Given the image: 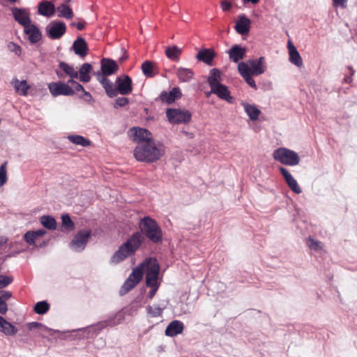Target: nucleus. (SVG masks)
Listing matches in <instances>:
<instances>
[{
    "mask_svg": "<svg viewBox=\"0 0 357 357\" xmlns=\"http://www.w3.org/2000/svg\"><path fill=\"white\" fill-rule=\"evenodd\" d=\"M216 56V53L212 48H205L200 50L196 55V59L208 66H213V61Z\"/></svg>",
    "mask_w": 357,
    "mask_h": 357,
    "instance_id": "obj_18",
    "label": "nucleus"
},
{
    "mask_svg": "<svg viewBox=\"0 0 357 357\" xmlns=\"http://www.w3.org/2000/svg\"><path fill=\"white\" fill-rule=\"evenodd\" d=\"M166 308V306L160 307L158 305H148L146 307V312L151 317H162L163 310Z\"/></svg>",
    "mask_w": 357,
    "mask_h": 357,
    "instance_id": "obj_38",
    "label": "nucleus"
},
{
    "mask_svg": "<svg viewBox=\"0 0 357 357\" xmlns=\"http://www.w3.org/2000/svg\"><path fill=\"white\" fill-rule=\"evenodd\" d=\"M348 68L351 71V76H345L344 78V81L347 83H350L352 81L351 76L354 75L355 70L353 69L351 66H348Z\"/></svg>",
    "mask_w": 357,
    "mask_h": 357,
    "instance_id": "obj_57",
    "label": "nucleus"
},
{
    "mask_svg": "<svg viewBox=\"0 0 357 357\" xmlns=\"http://www.w3.org/2000/svg\"><path fill=\"white\" fill-rule=\"evenodd\" d=\"M130 131L132 134V140L138 144L153 141L151 133L146 128L133 127Z\"/></svg>",
    "mask_w": 357,
    "mask_h": 357,
    "instance_id": "obj_15",
    "label": "nucleus"
},
{
    "mask_svg": "<svg viewBox=\"0 0 357 357\" xmlns=\"http://www.w3.org/2000/svg\"><path fill=\"white\" fill-rule=\"evenodd\" d=\"M0 331L7 335H14L17 332V328L5 319L0 324Z\"/></svg>",
    "mask_w": 357,
    "mask_h": 357,
    "instance_id": "obj_37",
    "label": "nucleus"
},
{
    "mask_svg": "<svg viewBox=\"0 0 357 357\" xmlns=\"http://www.w3.org/2000/svg\"><path fill=\"white\" fill-rule=\"evenodd\" d=\"M43 325L40 323L33 321L28 324V328L32 330L33 328L41 327Z\"/></svg>",
    "mask_w": 357,
    "mask_h": 357,
    "instance_id": "obj_59",
    "label": "nucleus"
},
{
    "mask_svg": "<svg viewBox=\"0 0 357 357\" xmlns=\"http://www.w3.org/2000/svg\"><path fill=\"white\" fill-rule=\"evenodd\" d=\"M166 116L172 124L188 123L191 121L192 114L188 110L176 108H168Z\"/></svg>",
    "mask_w": 357,
    "mask_h": 357,
    "instance_id": "obj_7",
    "label": "nucleus"
},
{
    "mask_svg": "<svg viewBox=\"0 0 357 357\" xmlns=\"http://www.w3.org/2000/svg\"><path fill=\"white\" fill-rule=\"evenodd\" d=\"M59 68L55 70V73L59 78L63 79L66 75L69 76L72 79L78 78V72L73 68V66L64 62L60 61L59 63Z\"/></svg>",
    "mask_w": 357,
    "mask_h": 357,
    "instance_id": "obj_17",
    "label": "nucleus"
},
{
    "mask_svg": "<svg viewBox=\"0 0 357 357\" xmlns=\"http://www.w3.org/2000/svg\"><path fill=\"white\" fill-rule=\"evenodd\" d=\"M149 287H151V289L149 291V292L147 295V297L149 299H152L154 297V296L155 295V294L159 288V285L149 286Z\"/></svg>",
    "mask_w": 357,
    "mask_h": 357,
    "instance_id": "obj_53",
    "label": "nucleus"
},
{
    "mask_svg": "<svg viewBox=\"0 0 357 357\" xmlns=\"http://www.w3.org/2000/svg\"><path fill=\"white\" fill-rule=\"evenodd\" d=\"M50 309V305L46 301H39L34 306V312L38 314H45Z\"/></svg>",
    "mask_w": 357,
    "mask_h": 357,
    "instance_id": "obj_41",
    "label": "nucleus"
},
{
    "mask_svg": "<svg viewBox=\"0 0 357 357\" xmlns=\"http://www.w3.org/2000/svg\"><path fill=\"white\" fill-rule=\"evenodd\" d=\"M147 271L146 274V284L147 287L159 285L158 282L160 273V266L155 259H149L147 261Z\"/></svg>",
    "mask_w": 357,
    "mask_h": 357,
    "instance_id": "obj_8",
    "label": "nucleus"
},
{
    "mask_svg": "<svg viewBox=\"0 0 357 357\" xmlns=\"http://www.w3.org/2000/svg\"><path fill=\"white\" fill-rule=\"evenodd\" d=\"M66 31V24L61 21H52L46 27L47 35L52 40L60 39Z\"/></svg>",
    "mask_w": 357,
    "mask_h": 357,
    "instance_id": "obj_9",
    "label": "nucleus"
},
{
    "mask_svg": "<svg viewBox=\"0 0 357 357\" xmlns=\"http://www.w3.org/2000/svg\"><path fill=\"white\" fill-rule=\"evenodd\" d=\"M163 155L161 146H156L155 142L138 144L134 150V156L137 161L151 163L160 159Z\"/></svg>",
    "mask_w": 357,
    "mask_h": 357,
    "instance_id": "obj_3",
    "label": "nucleus"
},
{
    "mask_svg": "<svg viewBox=\"0 0 357 357\" xmlns=\"http://www.w3.org/2000/svg\"><path fill=\"white\" fill-rule=\"evenodd\" d=\"M123 319V317L121 312L116 314L113 317L109 318L104 321L98 323L96 325L93 326L95 330L100 331L107 326H114L120 324Z\"/></svg>",
    "mask_w": 357,
    "mask_h": 357,
    "instance_id": "obj_26",
    "label": "nucleus"
},
{
    "mask_svg": "<svg viewBox=\"0 0 357 357\" xmlns=\"http://www.w3.org/2000/svg\"><path fill=\"white\" fill-rule=\"evenodd\" d=\"M129 99L126 97H119L115 100L114 107H123L129 104Z\"/></svg>",
    "mask_w": 357,
    "mask_h": 357,
    "instance_id": "obj_46",
    "label": "nucleus"
},
{
    "mask_svg": "<svg viewBox=\"0 0 357 357\" xmlns=\"http://www.w3.org/2000/svg\"><path fill=\"white\" fill-rule=\"evenodd\" d=\"M243 1L244 3L251 2L253 4H256L259 1V0H243Z\"/></svg>",
    "mask_w": 357,
    "mask_h": 357,
    "instance_id": "obj_62",
    "label": "nucleus"
},
{
    "mask_svg": "<svg viewBox=\"0 0 357 357\" xmlns=\"http://www.w3.org/2000/svg\"><path fill=\"white\" fill-rule=\"evenodd\" d=\"M13 86L15 91L22 96H26L27 94L29 86L27 85L26 80L20 81L15 79L13 81Z\"/></svg>",
    "mask_w": 357,
    "mask_h": 357,
    "instance_id": "obj_36",
    "label": "nucleus"
},
{
    "mask_svg": "<svg viewBox=\"0 0 357 357\" xmlns=\"http://www.w3.org/2000/svg\"><path fill=\"white\" fill-rule=\"evenodd\" d=\"M280 172L281 173V174L282 175L283 178L284 180H286L287 178L291 177L292 175L290 174V172L284 167H280L278 168Z\"/></svg>",
    "mask_w": 357,
    "mask_h": 357,
    "instance_id": "obj_52",
    "label": "nucleus"
},
{
    "mask_svg": "<svg viewBox=\"0 0 357 357\" xmlns=\"http://www.w3.org/2000/svg\"><path fill=\"white\" fill-rule=\"evenodd\" d=\"M144 241V237L142 235L141 232L136 231L133 233L112 255L111 259L112 262L119 264L128 257L134 255Z\"/></svg>",
    "mask_w": 357,
    "mask_h": 357,
    "instance_id": "obj_2",
    "label": "nucleus"
},
{
    "mask_svg": "<svg viewBox=\"0 0 357 357\" xmlns=\"http://www.w3.org/2000/svg\"><path fill=\"white\" fill-rule=\"evenodd\" d=\"M288 48L289 52V61L297 67L303 66L302 58L294 45L290 41L288 42Z\"/></svg>",
    "mask_w": 357,
    "mask_h": 357,
    "instance_id": "obj_28",
    "label": "nucleus"
},
{
    "mask_svg": "<svg viewBox=\"0 0 357 357\" xmlns=\"http://www.w3.org/2000/svg\"><path fill=\"white\" fill-rule=\"evenodd\" d=\"M10 11L14 20L24 28L31 23L30 12L27 8L12 7Z\"/></svg>",
    "mask_w": 357,
    "mask_h": 357,
    "instance_id": "obj_14",
    "label": "nucleus"
},
{
    "mask_svg": "<svg viewBox=\"0 0 357 357\" xmlns=\"http://www.w3.org/2000/svg\"><path fill=\"white\" fill-rule=\"evenodd\" d=\"M307 246L314 250H317L320 248V242L315 241L312 238H308L307 240Z\"/></svg>",
    "mask_w": 357,
    "mask_h": 357,
    "instance_id": "obj_49",
    "label": "nucleus"
},
{
    "mask_svg": "<svg viewBox=\"0 0 357 357\" xmlns=\"http://www.w3.org/2000/svg\"><path fill=\"white\" fill-rule=\"evenodd\" d=\"M211 93H213L220 99L225 100L228 103L233 104L234 102V98L230 95V91L228 87L222 83L212 86L211 88Z\"/></svg>",
    "mask_w": 357,
    "mask_h": 357,
    "instance_id": "obj_16",
    "label": "nucleus"
},
{
    "mask_svg": "<svg viewBox=\"0 0 357 357\" xmlns=\"http://www.w3.org/2000/svg\"><path fill=\"white\" fill-rule=\"evenodd\" d=\"M91 234V230L79 231L70 242V247L75 251L80 252L83 250L86 247Z\"/></svg>",
    "mask_w": 357,
    "mask_h": 357,
    "instance_id": "obj_13",
    "label": "nucleus"
},
{
    "mask_svg": "<svg viewBox=\"0 0 357 357\" xmlns=\"http://www.w3.org/2000/svg\"><path fill=\"white\" fill-rule=\"evenodd\" d=\"M92 70V66L89 63H83L79 70L78 77L79 80L82 82H89L91 79V77L89 75L90 72Z\"/></svg>",
    "mask_w": 357,
    "mask_h": 357,
    "instance_id": "obj_31",
    "label": "nucleus"
},
{
    "mask_svg": "<svg viewBox=\"0 0 357 357\" xmlns=\"http://www.w3.org/2000/svg\"><path fill=\"white\" fill-rule=\"evenodd\" d=\"M289 188L295 193L300 194L302 190L300 186L298 185L296 180L291 176V177L287 178L285 180Z\"/></svg>",
    "mask_w": 357,
    "mask_h": 357,
    "instance_id": "obj_42",
    "label": "nucleus"
},
{
    "mask_svg": "<svg viewBox=\"0 0 357 357\" xmlns=\"http://www.w3.org/2000/svg\"><path fill=\"white\" fill-rule=\"evenodd\" d=\"M24 241L30 245H33L36 243V236L33 231H28L24 235Z\"/></svg>",
    "mask_w": 357,
    "mask_h": 357,
    "instance_id": "obj_45",
    "label": "nucleus"
},
{
    "mask_svg": "<svg viewBox=\"0 0 357 357\" xmlns=\"http://www.w3.org/2000/svg\"><path fill=\"white\" fill-rule=\"evenodd\" d=\"M12 294L10 291H1V296L0 298H2V300L6 301V300H8L10 298H11Z\"/></svg>",
    "mask_w": 357,
    "mask_h": 357,
    "instance_id": "obj_56",
    "label": "nucleus"
},
{
    "mask_svg": "<svg viewBox=\"0 0 357 357\" xmlns=\"http://www.w3.org/2000/svg\"><path fill=\"white\" fill-rule=\"evenodd\" d=\"M73 87L75 89L73 90L75 91H76L77 92L82 91L83 93L84 91V90H85L84 86L82 84H80L79 83H78V82L75 83V84L73 86Z\"/></svg>",
    "mask_w": 357,
    "mask_h": 357,
    "instance_id": "obj_60",
    "label": "nucleus"
},
{
    "mask_svg": "<svg viewBox=\"0 0 357 357\" xmlns=\"http://www.w3.org/2000/svg\"><path fill=\"white\" fill-rule=\"evenodd\" d=\"M7 242V238L6 237L1 236L0 238V245H3Z\"/></svg>",
    "mask_w": 357,
    "mask_h": 357,
    "instance_id": "obj_64",
    "label": "nucleus"
},
{
    "mask_svg": "<svg viewBox=\"0 0 357 357\" xmlns=\"http://www.w3.org/2000/svg\"><path fill=\"white\" fill-rule=\"evenodd\" d=\"M251 21L244 14L238 16V20L236 23L234 29L236 31L242 35H247L250 29Z\"/></svg>",
    "mask_w": 357,
    "mask_h": 357,
    "instance_id": "obj_19",
    "label": "nucleus"
},
{
    "mask_svg": "<svg viewBox=\"0 0 357 357\" xmlns=\"http://www.w3.org/2000/svg\"><path fill=\"white\" fill-rule=\"evenodd\" d=\"M40 223L50 230L55 229L56 227V222L51 215H43L40 219Z\"/></svg>",
    "mask_w": 357,
    "mask_h": 357,
    "instance_id": "obj_39",
    "label": "nucleus"
},
{
    "mask_svg": "<svg viewBox=\"0 0 357 357\" xmlns=\"http://www.w3.org/2000/svg\"><path fill=\"white\" fill-rule=\"evenodd\" d=\"M7 181L6 162L0 166V187Z\"/></svg>",
    "mask_w": 357,
    "mask_h": 357,
    "instance_id": "obj_44",
    "label": "nucleus"
},
{
    "mask_svg": "<svg viewBox=\"0 0 357 357\" xmlns=\"http://www.w3.org/2000/svg\"><path fill=\"white\" fill-rule=\"evenodd\" d=\"M142 70L145 77L151 78L155 76L153 73V63L150 61H145L142 65Z\"/></svg>",
    "mask_w": 357,
    "mask_h": 357,
    "instance_id": "obj_40",
    "label": "nucleus"
},
{
    "mask_svg": "<svg viewBox=\"0 0 357 357\" xmlns=\"http://www.w3.org/2000/svg\"><path fill=\"white\" fill-rule=\"evenodd\" d=\"M139 228L142 235L151 242L158 244L162 241V231L155 220L144 216L139 222Z\"/></svg>",
    "mask_w": 357,
    "mask_h": 357,
    "instance_id": "obj_4",
    "label": "nucleus"
},
{
    "mask_svg": "<svg viewBox=\"0 0 357 357\" xmlns=\"http://www.w3.org/2000/svg\"><path fill=\"white\" fill-rule=\"evenodd\" d=\"M67 138L71 143L82 146V147H86L91 144V142L89 139L81 135H70Z\"/></svg>",
    "mask_w": 357,
    "mask_h": 357,
    "instance_id": "obj_35",
    "label": "nucleus"
},
{
    "mask_svg": "<svg viewBox=\"0 0 357 357\" xmlns=\"http://www.w3.org/2000/svg\"><path fill=\"white\" fill-rule=\"evenodd\" d=\"M77 82L75 81L74 79L70 78L66 84H71L73 86L77 83Z\"/></svg>",
    "mask_w": 357,
    "mask_h": 357,
    "instance_id": "obj_63",
    "label": "nucleus"
},
{
    "mask_svg": "<svg viewBox=\"0 0 357 357\" xmlns=\"http://www.w3.org/2000/svg\"><path fill=\"white\" fill-rule=\"evenodd\" d=\"M33 231V234H35L36 238L38 237L43 236V235H45L46 234V231L43 229H38L36 231Z\"/></svg>",
    "mask_w": 357,
    "mask_h": 357,
    "instance_id": "obj_61",
    "label": "nucleus"
},
{
    "mask_svg": "<svg viewBox=\"0 0 357 357\" xmlns=\"http://www.w3.org/2000/svg\"><path fill=\"white\" fill-rule=\"evenodd\" d=\"M273 157L276 161L288 166H296L301 160L296 151L284 147L275 149L273 153Z\"/></svg>",
    "mask_w": 357,
    "mask_h": 357,
    "instance_id": "obj_5",
    "label": "nucleus"
},
{
    "mask_svg": "<svg viewBox=\"0 0 357 357\" xmlns=\"http://www.w3.org/2000/svg\"><path fill=\"white\" fill-rule=\"evenodd\" d=\"M182 96L181 89L178 87H174L169 92L163 91L160 94V100L162 102L171 104L176 100L179 99Z\"/></svg>",
    "mask_w": 357,
    "mask_h": 357,
    "instance_id": "obj_20",
    "label": "nucleus"
},
{
    "mask_svg": "<svg viewBox=\"0 0 357 357\" xmlns=\"http://www.w3.org/2000/svg\"><path fill=\"white\" fill-rule=\"evenodd\" d=\"M79 98L84 99L87 102L93 100V97L89 91L84 90L82 95H79Z\"/></svg>",
    "mask_w": 357,
    "mask_h": 357,
    "instance_id": "obj_55",
    "label": "nucleus"
},
{
    "mask_svg": "<svg viewBox=\"0 0 357 357\" xmlns=\"http://www.w3.org/2000/svg\"><path fill=\"white\" fill-rule=\"evenodd\" d=\"M58 12L59 17H63L66 19H72L74 16L73 11L66 3L60 4L56 8Z\"/></svg>",
    "mask_w": 357,
    "mask_h": 357,
    "instance_id": "obj_33",
    "label": "nucleus"
},
{
    "mask_svg": "<svg viewBox=\"0 0 357 357\" xmlns=\"http://www.w3.org/2000/svg\"><path fill=\"white\" fill-rule=\"evenodd\" d=\"M347 0H333V6L335 7L340 6L342 8H345L347 7Z\"/></svg>",
    "mask_w": 357,
    "mask_h": 357,
    "instance_id": "obj_54",
    "label": "nucleus"
},
{
    "mask_svg": "<svg viewBox=\"0 0 357 357\" xmlns=\"http://www.w3.org/2000/svg\"><path fill=\"white\" fill-rule=\"evenodd\" d=\"M232 5L231 3L228 1L227 0H222L220 3V7L222 10L225 12L229 11Z\"/></svg>",
    "mask_w": 357,
    "mask_h": 357,
    "instance_id": "obj_50",
    "label": "nucleus"
},
{
    "mask_svg": "<svg viewBox=\"0 0 357 357\" xmlns=\"http://www.w3.org/2000/svg\"><path fill=\"white\" fill-rule=\"evenodd\" d=\"M71 49L74 51L75 54L84 58L88 53V45L86 40L82 37H78L72 45Z\"/></svg>",
    "mask_w": 357,
    "mask_h": 357,
    "instance_id": "obj_23",
    "label": "nucleus"
},
{
    "mask_svg": "<svg viewBox=\"0 0 357 357\" xmlns=\"http://www.w3.org/2000/svg\"><path fill=\"white\" fill-rule=\"evenodd\" d=\"M241 105L244 107L245 113L252 121L258 119L261 111L255 105H250L245 102H242Z\"/></svg>",
    "mask_w": 357,
    "mask_h": 357,
    "instance_id": "obj_29",
    "label": "nucleus"
},
{
    "mask_svg": "<svg viewBox=\"0 0 357 357\" xmlns=\"http://www.w3.org/2000/svg\"><path fill=\"white\" fill-rule=\"evenodd\" d=\"M100 83L109 98L116 97L118 94L126 96L132 91V79L127 75L118 77L116 79V84L104 77H100Z\"/></svg>",
    "mask_w": 357,
    "mask_h": 357,
    "instance_id": "obj_1",
    "label": "nucleus"
},
{
    "mask_svg": "<svg viewBox=\"0 0 357 357\" xmlns=\"http://www.w3.org/2000/svg\"><path fill=\"white\" fill-rule=\"evenodd\" d=\"M145 263L146 262L141 264L139 266L133 269L120 289L119 294L121 296L127 294L142 280Z\"/></svg>",
    "mask_w": 357,
    "mask_h": 357,
    "instance_id": "obj_6",
    "label": "nucleus"
},
{
    "mask_svg": "<svg viewBox=\"0 0 357 357\" xmlns=\"http://www.w3.org/2000/svg\"><path fill=\"white\" fill-rule=\"evenodd\" d=\"M8 311V305L6 301L2 300V298H0V313L1 314H6Z\"/></svg>",
    "mask_w": 357,
    "mask_h": 357,
    "instance_id": "obj_51",
    "label": "nucleus"
},
{
    "mask_svg": "<svg viewBox=\"0 0 357 357\" xmlns=\"http://www.w3.org/2000/svg\"><path fill=\"white\" fill-rule=\"evenodd\" d=\"M184 328V325L182 321L178 320H174L171 321L165 329V335L168 337H174L181 334Z\"/></svg>",
    "mask_w": 357,
    "mask_h": 357,
    "instance_id": "obj_25",
    "label": "nucleus"
},
{
    "mask_svg": "<svg viewBox=\"0 0 357 357\" xmlns=\"http://www.w3.org/2000/svg\"><path fill=\"white\" fill-rule=\"evenodd\" d=\"M25 34L29 36V40L31 43L35 44L39 42L42 38V33L38 27L33 24H30L24 28Z\"/></svg>",
    "mask_w": 357,
    "mask_h": 357,
    "instance_id": "obj_22",
    "label": "nucleus"
},
{
    "mask_svg": "<svg viewBox=\"0 0 357 357\" xmlns=\"http://www.w3.org/2000/svg\"><path fill=\"white\" fill-rule=\"evenodd\" d=\"M50 93L56 97L59 96H71L75 94V91L68 84L62 82H51L48 85Z\"/></svg>",
    "mask_w": 357,
    "mask_h": 357,
    "instance_id": "obj_10",
    "label": "nucleus"
},
{
    "mask_svg": "<svg viewBox=\"0 0 357 357\" xmlns=\"http://www.w3.org/2000/svg\"><path fill=\"white\" fill-rule=\"evenodd\" d=\"M247 66L245 64L244 61L239 62L238 64V71L241 76L243 78L245 82L252 89L255 90L257 89V86L255 83V81L252 78L254 75L248 72Z\"/></svg>",
    "mask_w": 357,
    "mask_h": 357,
    "instance_id": "obj_21",
    "label": "nucleus"
},
{
    "mask_svg": "<svg viewBox=\"0 0 357 357\" xmlns=\"http://www.w3.org/2000/svg\"><path fill=\"white\" fill-rule=\"evenodd\" d=\"M13 282V278L1 275H0V289L4 288Z\"/></svg>",
    "mask_w": 357,
    "mask_h": 357,
    "instance_id": "obj_47",
    "label": "nucleus"
},
{
    "mask_svg": "<svg viewBox=\"0 0 357 357\" xmlns=\"http://www.w3.org/2000/svg\"><path fill=\"white\" fill-rule=\"evenodd\" d=\"M8 50L14 52L16 55H20L22 52V48L20 45H17L16 43H14L13 42H10L8 45Z\"/></svg>",
    "mask_w": 357,
    "mask_h": 357,
    "instance_id": "obj_48",
    "label": "nucleus"
},
{
    "mask_svg": "<svg viewBox=\"0 0 357 357\" xmlns=\"http://www.w3.org/2000/svg\"><path fill=\"white\" fill-rule=\"evenodd\" d=\"M245 48L238 45H233L227 52L229 59L235 63L243 59L245 55Z\"/></svg>",
    "mask_w": 357,
    "mask_h": 357,
    "instance_id": "obj_27",
    "label": "nucleus"
},
{
    "mask_svg": "<svg viewBox=\"0 0 357 357\" xmlns=\"http://www.w3.org/2000/svg\"><path fill=\"white\" fill-rule=\"evenodd\" d=\"M245 64L248 67V72L254 75H262L266 70V59L264 56L257 59H249Z\"/></svg>",
    "mask_w": 357,
    "mask_h": 357,
    "instance_id": "obj_12",
    "label": "nucleus"
},
{
    "mask_svg": "<svg viewBox=\"0 0 357 357\" xmlns=\"http://www.w3.org/2000/svg\"><path fill=\"white\" fill-rule=\"evenodd\" d=\"M165 54L172 61H178L181 54V49L176 45L168 46L165 48Z\"/></svg>",
    "mask_w": 357,
    "mask_h": 357,
    "instance_id": "obj_32",
    "label": "nucleus"
},
{
    "mask_svg": "<svg viewBox=\"0 0 357 357\" xmlns=\"http://www.w3.org/2000/svg\"><path fill=\"white\" fill-rule=\"evenodd\" d=\"M62 225L68 231H72L75 228V224L68 213L63 214L61 216Z\"/></svg>",
    "mask_w": 357,
    "mask_h": 357,
    "instance_id": "obj_43",
    "label": "nucleus"
},
{
    "mask_svg": "<svg viewBox=\"0 0 357 357\" xmlns=\"http://www.w3.org/2000/svg\"><path fill=\"white\" fill-rule=\"evenodd\" d=\"M118 70L119 66L114 60L108 58H103L101 60L102 72H98L96 73L97 79L100 82V77H104L105 78H107V76L114 74Z\"/></svg>",
    "mask_w": 357,
    "mask_h": 357,
    "instance_id": "obj_11",
    "label": "nucleus"
},
{
    "mask_svg": "<svg viewBox=\"0 0 357 357\" xmlns=\"http://www.w3.org/2000/svg\"><path fill=\"white\" fill-rule=\"evenodd\" d=\"M55 11V6L51 1H42L38 5V13L40 15L50 17L54 15Z\"/></svg>",
    "mask_w": 357,
    "mask_h": 357,
    "instance_id": "obj_24",
    "label": "nucleus"
},
{
    "mask_svg": "<svg viewBox=\"0 0 357 357\" xmlns=\"http://www.w3.org/2000/svg\"><path fill=\"white\" fill-rule=\"evenodd\" d=\"M221 73L218 68H213L210 70V75L208 77L207 82L210 88L220 84Z\"/></svg>",
    "mask_w": 357,
    "mask_h": 357,
    "instance_id": "obj_34",
    "label": "nucleus"
},
{
    "mask_svg": "<svg viewBox=\"0 0 357 357\" xmlns=\"http://www.w3.org/2000/svg\"><path fill=\"white\" fill-rule=\"evenodd\" d=\"M176 75L181 82H188L192 79L194 77V72L190 68L181 67L177 69Z\"/></svg>",
    "mask_w": 357,
    "mask_h": 357,
    "instance_id": "obj_30",
    "label": "nucleus"
},
{
    "mask_svg": "<svg viewBox=\"0 0 357 357\" xmlns=\"http://www.w3.org/2000/svg\"><path fill=\"white\" fill-rule=\"evenodd\" d=\"M84 22H72L70 24L71 26H75L79 31H82L84 28Z\"/></svg>",
    "mask_w": 357,
    "mask_h": 357,
    "instance_id": "obj_58",
    "label": "nucleus"
}]
</instances>
